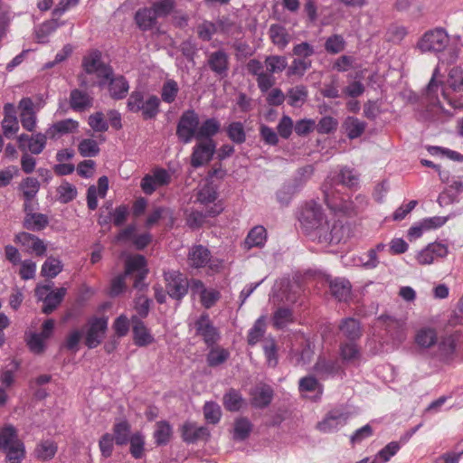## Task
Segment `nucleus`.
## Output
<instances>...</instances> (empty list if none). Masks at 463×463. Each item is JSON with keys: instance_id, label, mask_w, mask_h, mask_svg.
<instances>
[{"instance_id": "obj_1", "label": "nucleus", "mask_w": 463, "mask_h": 463, "mask_svg": "<svg viewBox=\"0 0 463 463\" xmlns=\"http://www.w3.org/2000/svg\"><path fill=\"white\" fill-rule=\"evenodd\" d=\"M417 48L422 53H432L438 57V65L427 87L428 91L432 92L438 87L436 79L440 75V65L456 62L461 53L462 44L458 37L451 39L445 29L437 27L423 33L417 43Z\"/></svg>"}, {"instance_id": "obj_2", "label": "nucleus", "mask_w": 463, "mask_h": 463, "mask_svg": "<svg viewBox=\"0 0 463 463\" xmlns=\"http://www.w3.org/2000/svg\"><path fill=\"white\" fill-rule=\"evenodd\" d=\"M298 221L303 232L321 244L339 243L344 229L339 223L329 224L322 206L316 201L306 202L299 209Z\"/></svg>"}, {"instance_id": "obj_3", "label": "nucleus", "mask_w": 463, "mask_h": 463, "mask_svg": "<svg viewBox=\"0 0 463 463\" xmlns=\"http://www.w3.org/2000/svg\"><path fill=\"white\" fill-rule=\"evenodd\" d=\"M81 66L84 72L78 75V81L80 87L86 89L96 84L103 88L113 75L112 68L102 61L101 52L98 50L85 55Z\"/></svg>"}, {"instance_id": "obj_4", "label": "nucleus", "mask_w": 463, "mask_h": 463, "mask_svg": "<svg viewBox=\"0 0 463 463\" xmlns=\"http://www.w3.org/2000/svg\"><path fill=\"white\" fill-rule=\"evenodd\" d=\"M374 326L379 330L375 336L383 346L386 345L387 350L398 348L406 340L404 325L391 316H379Z\"/></svg>"}, {"instance_id": "obj_5", "label": "nucleus", "mask_w": 463, "mask_h": 463, "mask_svg": "<svg viewBox=\"0 0 463 463\" xmlns=\"http://www.w3.org/2000/svg\"><path fill=\"white\" fill-rule=\"evenodd\" d=\"M126 264L124 273L116 276L111 280L109 288V295L111 297H117L124 292L126 288L125 279L127 278L133 279V287L139 291L145 290L147 288V284L145 282L149 271L147 262H126Z\"/></svg>"}, {"instance_id": "obj_6", "label": "nucleus", "mask_w": 463, "mask_h": 463, "mask_svg": "<svg viewBox=\"0 0 463 463\" xmlns=\"http://www.w3.org/2000/svg\"><path fill=\"white\" fill-rule=\"evenodd\" d=\"M462 344L463 332L461 330L457 329L450 334H446L438 343L436 359L443 364L451 363L457 356L458 349Z\"/></svg>"}, {"instance_id": "obj_7", "label": "nucleus", "mask_w": 463, "mask_h": 463, "mask_svg": "<svg viewBox=\"0 0 463 463\" xmlns=\"http://www.w3.org/2000/svg\"><path fill=\"white\" fill-rule=\"evenodd\" d=\"M199 124V115L194 109L184 110L176 126V136L179 141L188 144L194 138L197 139Z\"/></svg>"}, {"instance_id": "obj_8", "label": "nucleus", "mask_w": 463, "mask_h": 463, "mask_svg": "<svg viewBox=\"0 0 463 463\" xmlns=\"http://www.w3.org/2000/svg\"><path fill=\"white\" fill-rule=\"evenodd\" d=\"M164 279L167 295L176 301H181L188 293L190 286L186 276L179 270H166L164 271Z\"/></svg>"}, {"instance_id": "obj_9", "label": "nucleus", "mask_w": 463, "mask_h": 463, "mask_svg": "<svg viewBox=\"0 0 463 463\" xmlns=\"http://www.w3.org/2000/svg\"><path fill=\"white\" fill-rule=\"evenodd\" d=\"M350 413L343 407H335L328 411L317 423V430L322 433H333L346 425Z\"/></svg>"}, {"instance_id": "obj_10", "label": "nucleus", "mask_w": 463, "mask_h": 463, "mask_svg": "<svg viewBox=\"0 0 463 463\" xmlns=\"http://www.w3.org/2000/svg\"><path fill=\"white\" fill-rule=\"evenodd\" d=\"M315 374L323 381L342 377L345 369L336 358L319 355L313 365Z\"/></svg>"}, {"instance_id": "obj_11", "label": "nucleus", "mask_w": 463, "mask_h": 463, "mask_svg": "<svg viewBox=\"0 0 463 463\" xmlns=\"http://www.w3.org/2000/svg\"><path fill=\"white\" fill-rule=\"evenodd\" d=\"M109 319L106 317H93L88 320L85 345L89 349L98 347L103 341L108 330Z\"/></svg>"}, {"instance_id": "obj_12", "label": "nucleus", "mask_w": 463, "mask_h": 463, "mask_svg": "<svg viewBox=\"0 0 463 463\" xmlns=\"http://www.w3.org/2000/svg\"><path fill=\"white\" fill-rule=\"evenodd\" d=\"M218 192L213 184H206L202 186L196 195V202L208 210L209 216H217L223 211V205L218 201Z\"/></svg>"}, {"instance_id": "obj_13", "label": "nucleus", "mask_w": 463, "mask_h": 463, "mask_svg": "<svg viewBox=\"0 0 463 463\" xmlns=\"http://www.w3.org/2000/svg\"><path fill=\"white\" fill-rule=\"evenodd\" d=\"M196 334L200 335L208 347L215 345L221 339L219 329L213 326L209 314L203 313L195 321Z\"/></svg>"}, {"instance_id": "obj_14", "label": "nucleus", "mask_w": 463, "mask_h": 463, "mask_svg": "<svg viewBox=\"0 0 463 463\" xmlns=\"http://www.w3.org/2000/svg\"><path fill=\"white\" fill-rule=\"evenodd\" d=\"M193 147L191 155V165L199 168L207 165L213 157L216 151V143L213 140H198Z\"/></svg>"}, {"instance_id": "obj_15", "label": "nucleus", "mask_w": 463, "mask_h": 463, "mask_svg": "<svg viewBox=\"0 0 463 463\" xmlns=\"http://www.w3.org/2000/svg\"><path fill=\"white\" fill-rule=\"evenodd\" d=\"M171 181V175L164 168H155L151 174L146 175L140 183L142 191L152 194L158 187L167 185Z\"/></svg>"}, {"instance_id": "obj_16", "label": "nucleus", "mask_w": 463, "mask_h": 463, "mask_svg": "<svg viewBox=\"0 0 463 463\" xmlns=\"http://www.w3.org/2000/svg\"><path fill=\"white\" fill-rule=\"evenodd\" d=\"M47 138H49L47 132L45 134L36 133L31 136L21 134L17 137L18 146L23 152L30 151L33 155H39L45 148Z\"/></svg>"}, {"instance_id": "obj_17", "label": "nucleus", "mask_w": 463, "mask_h": 463, "mask_svg": "<svg viewBox=\"0 0 463 463\" xmlns=\"http://www.w3.org/2000/svg\"><path fill=\"white\" fill-rule=\"evenodd\" d=\"M250 402L255 409H265L272 402L274 397L273 388L267 384L260 383L250 390Z\"/></svg>"}, {"instance_id": "obj_18", "label": "nucleus", "mask_w": 463, "mask_h": 463, "mask_svg": "<svg viewBox=\"0 0 463 463\" xmlns=\"http://www.w3.org/2000/svg\"><path fill=\"white\" fill-rule=\"evenodd\" d=\"M207 65L210 70L221 78L228 75L229 55L224 50H217L207 53Z\"/></svg>"}, {"instance_id": "obj_19", "label": "nucleus", "mask_w": 463, "mask_h": 463, "mask_svg": "<svg viewBox=\"0 0 463 463\" xmlns=\"http://www.w3.org/2000/svg\"><path fill=\"white\" fill-rule=\"evenodd\" d=\"M448 86L451 92L454 94L453 97H448L449 94L446 91L443 92V96L449 101L450 99L453 100H461L463 97V67L456 66L452 68L448 76Z\"/></svg>"}, {"instance_id": "obj_20", "label": "nucleus", "mask_w": 463, "mask_h": 463, "mask_svg": "<svg viewBox=\"0 0 463 463\" xmlns=\"http://www.w3.org/2000/svg\"><path fill=\"white\" fill-rule=\"evenodd\" d=\"M331 295L339 302H346L351 296L352 286L345 278L326 279Z\"/></svg>"}, {"instance_id": "obj_21", "label": "nucleus", "mask_w": 463, "mask_h": 463, "mask_svg": "<svg viewBox=\"0 0 463 463\" xmlns=\"http://www.w3.org/2000/svg\"><path fill=\"white\" fill-rule=\"evenodd\" d=\"M181 436L185 443L194 444L210 437V431L205 426L198 427L194 422L186 421L181 427Z\"/></svg>"}, {"instance_id": "obj_22", "label": "nucleus", "mask_w": 463, "mask_h": 463, "mask_svg": "<svg viewBox=\"0 0 463 463\" xmlns=\"http://www.w3.org/2000/svg\"><path fill=\"white\" fill-rule=\"evenodd\" d=\"M34 104L30 98H23L18 105L21 124L27 131H33L36 127V113L33 109Z\"/></svg>"}, {"instance_id": "obj_23", "label": "nucleus", "mask_w": 463, "mask_h": 463, "mask_svg": "<svg viewBox=\"0 0 463 463\" xmlns=\"http://www.w3.org/2000/svg\"><path fill=\"white\" fill-rule=\"evenodd\" d=\"M133 339L136 345L139 347L146 346L155 341L153 335L146 326L145 323L137 316H132Z\"/></svg>"}, {"instance_id": "obj_24", "label": "nucleus", "mask_w": 463, "mask_h": 463, "mask_svg": "<svg viewBox=\"0 0 463 463\" xmlns=\"http://www.w3.org/2000/svg\"><path fill=\"white\" fill-rule=\"evenodd\" d=\"M268 238V232L264 226L256 225L251 228L244 241L242 247L244 250H250L251 248H261L265 245Z\"/></svg>"}, {"instance_id": "obj_25", "label": "nucleus", "mask_w": 463, "mask_h": 463, "mask_svg": "<svg viewBox=\"0 0 463 463\" xmlns=\"http://www.w3.org/2000/svg\"><path fill=\"white\" fill-rule=\"evenodd\" d=\"M325 201L327 206L334 212H340L348 214L352 210V203L334 191H324Z\"/></svg>"}, {"instance_id": "obj_26", "label": "nucleus", "mask_w": 463, "mask_h": 463, "mask_svg": "<svg viewBox=\"0 0 463 463\" xmlns=\"http://www.w3.org/2000/svg\"><path fill=\"white\" fill-rule=\"evenodd\" d=\"M15 239L17 242H20L28 250H31L33 252H34L37 257H43L46 251V246L44 242L31 233L21 232L16 235Z\"/></svg>"}, {"instance_id": "obj_27", "label": "nucleus", "mask_w": 463, "mask_h": 463, "mask_svg": "<svg viewBox=\"0 0 463 463\" xmlns=\"http://www.w3.org/2000/svg\"><path fill=\"white\" fill-rule=\"evenodd\" d=\"M134 20L142 31H149L157 24V17L151 7L139 8L135 14Z\"/></svg>"}, {"instance_id": "obj_28", "label": "nucleus", "mask_w": 463, "mask_h": 463, "mask_svg": "<svg viewBox=\"0 0 463 463\" xmlns=\"http://www.w3.org/2000/svg\"><path fill=\"white\" fill-rule=\"evenodd\" d=\"M339 330L348 341H357L362 336V326L354 317H345L339 324Z\"/></svg>"}, {"instance_id": "obj_29", "label": "nucleus", "mask_w": 463, "mask_h": 463, "mask_svg": "<svg viewBox=\"0 0 463 463\" xmlns=\"http://www.w3.org/2000/svg\"><path fill=\"white\" fill-rule=\"evenodd\" d=\"M339 355L345 364H354L362 358V352L356 341L343 342L339 345Z\"/></svg>"}, {"instance_id": "obj_30", "label": "nucleus", "mask_w": 463, "mask_h": 463, "mask_svg": "<svg viewBox=\"0 0 463 463\" xmlns=\"http://www.w3.org/2000/svg\"><path fill=\"white\" fill-rule=\"evenodd\" d=\"M79 123L73 119L67 118L52 124L47 129V135L51 139H56L61 136L72 133L77 130Z\"/></svg>"}, {"instance_id": "obj_31", "label": "nucleus", "mask_w": 463, "mask_h": 463, "mask_svg": "<svg viewBox=\"0 0 463 463\" xmlns=\"http://www.w3.org/2000/svg\"><path fill=\"white\" fill-rule=\"evenodd\" d=\"M107 84H109L110 97L114 99H124L129 90L128 82L123 76L113 77L112 75Z\"/></svg>"}, {"instance_id": "obj_32", "label": "nucleus", "mask_w": 463, "mask_h": 463, "mask_svg": "<svg viewBox=\"0 0 463 463\" xmlns=\"http://www.w3.org/2000/svg\"><path fill=\"white\" fill-rule=\"evenodd\" d=\"M221 130V123L215 118H210L199 124L197 140H213L214 137Z\"/></svg>"}, {"instance_id": "obj_33", "label": "nucleus", "mask_w": 463, "mask_h": 463, "mask_svg": "<svg viewBox=\"0 0 463 463\" xmlns=\"http://www.w3.org/2000/svg\"><path fill=\"white\" fill-rule=\"evenodd\" d=\"M253 429L251 421L246 417H238L234 420L232 439L235 441L246 440Z\"/></svg>"}, {"instance_id": "obj_34", "label": "nucleus", "mask_w": 463, "mask_h": 463, "mask_svg": "<svg viewBox=\"0 0 463 463\" xmlns=\"http://www.w3.org/2000/svg\"><path fill=\"white\" fill-rule=\"evenodd\" d=\"M173 435V427L166 420H159L156 423L153 437L156 446H165L169 443Z\"/></svg>"}, {"instance_id": "obj_35", "label": "nucleus", "mask_w": 463, "mask_h": 463, "mask_svg": "<svg viewBox=\"0 0 463 463\" xmlns=\"http://www.w3.org/2000/svg\"><path fill=\"white\" fill-rule=\"evenodd\" d=\"M71 108L77 111H82L92 106V98L82 90L74 89L70 94Z\"/></svg>"}, {"instance_id": "obj_36", "label": "nucleus", "mask_w": 463, "mask_h": 463, "mask_svg": "<svg viewBox=\"0 0 463 463\" xmlns=\"http://www.w3.org/2000/svg\"><path fill=\"white\" fill-rule=\"evenodd\" d=\"M65 293L66 289L63 288L49 292L43 300V312L46 315L53 312L62 301Z\"/></svg>"}, {"instance_id": "obj_37", "label": "nucleus", "mask_w": 463, "mask_h": 463, "mask_svg": "<svg viewBox=\"0 0 463 463\" xmlns=\"http://www.w3.org/2000/svg\"><path fill=\"white\" fill-rule=\"evenodd\" d=\"M269 33L273 44L280 50L285 49L291 39L286 28L279 24L270 25Z\"/></svg>"}, {"instance_id": "obj_38", "label": "nucleus", "mask_w": 463, "mask_h": 463, "mask_svg": "<svg viewBox=\"0 0 463 463\" xmlns=\"http://www.w3.org/2000/svg\"><path fill=\"white\" fill-rule=\"evenodd\" d=\"M414 340L420 348L428 349L437 343V333L431 327H422L417 331Z\"/></svg>"}, {"instance_id": "obj_39", "label": "nucleus", "mask_w": 463, "mask_h": 463, "mask_svg": "<svg viewBox=\"0 0 463 463\" xmlns=\"http://www.w3.org/2000/svg\"><path fill=\"white\" fill-rule=\"evenodd\" d=\"M160 99L156 95H149L143 100L140 111L144 119H153L159 113Z\"/></svg>"}, {"instance_id": "obj_40", "label": "nucleus", "mask_w": 463, "mask_h": 463, "mask_svg": "<svg viewBox=\"0 0 463 463\" xmlns=\"http://www.w3.org/2000/svg\"><path fill=\"white\" fill-rule=\"evenodd\" d=\"M266 332V317L260 316L248 332L247 341L250 346L255 345L264 336Z\"/></svg>"}, {"instance_id": "obj_41", "label": "nucleus", "mask_w": 463, "mask_h": 463, "mask_svg": "<svg viewBox=\"0 0 463 463\" xmlns=\"http://www.w3.org/2000/svg\"><path fill=\"white\" fill-rule=\"evenodd\" d=\"M243 402L241 393L236 389L231 388L223 395V405L228 411H239Z\"/></svg>"}, {"instance_id": "obj_42", "label": "nucleus", "mask_w": 463, "mask_h": 463, "mask_svg": "<svg viewBox=\"0 0 463 463\" xmlns=\"http://www.w3.org/2000/svg\"><path fill=\"white\" fill-rule=\"evenodd\" d=\"M343 126L350 139H355L361 137L366 128L365 122L354 117H347Z\"/></svg>"}, {"instance_id": "obj_43", "label": "nucleus", "mask_w": 463, "mask_h": 463, "mask_svg": "<svg viewBox=\"0 0 463 463\" xmlns=\"http://www.w3.org/2000/svg\"><path fill=\"white\" fill-rule=\"evenodd\" d=\"M230 357V352L221 346H212L206 355V362L209 366L216 367L224 364Z\"/></svg>"}, {"instance_id": "obj_44", "label": "nucleus", "mask_w": 463, "mask_h": 463, "mask_svg": "<svg viewBox=\"0 0 463 463\" xmlns=\"http://www.w3.org/2000/svg\"><path fill=\"white\" fill-rule=\"evenodd\" d=\"M308 91L306 86L298 85L287 92L288 103L292 107H300L307 99Z\"/></svg>"}, {"instance_id": "obj_45", "label": "nucleus", "mask_w": 463, "mask_h": 463, "mask_svg": "<svg viewBox=\"0 0 463 463\" xmlns=\"http://www.w3.org/2000/svg\"><path fill=\"white\" fill-rule=\"evenodd\" d=\"M293 320V312L288 307H279L272 316V324L277 329H283L291 324Z\"/></svg>"}, {"instance_id": "obj_46", "label": "nucleus", "mask_w": 463, "mask_h": 463, "mask_svg": "<svg viewBox=\"0 0 463 463\" xmlns=\"http://www.w3.org/2000/svg\"><path fill=\"white\" fill-rule=\"evenodd\" d=\"M131 427L127 420H122L114 424L113 432L114 439L117 445H127L130 439Z\"/></svg>"}, {"instance_id": "obj_47", "label": "nucleus", "mask_w": 463, "mask_h": 463, "mask_svg": "<svg viewBox=\"0 0 463 463\" xmlns=\"http://www.w3.org/2000/svg\"><path fill=\"white\" fill-rule=\"evenodd\" d=\"M3 451L7 463H21L25 457V446L21 439Z\"/></svg>"}, {"instance_id": "obj_48", "label": "nucleus", "mask_w": 463, "mask_h": 463, "mask_svg": "<svg viewBox=\"0 0 463 463\" xmlns=\"http://www.w3.org/2000/svg\"><path fill=\"white\" fill-rule=\"evenodd\" d=\"M20 440L17 430L13 425H5L0 428V451L14 445Z\"/></svg>"}, {"instance_id": "obj_49", "label": "nucleus", "mask_w": 463, "mask_h": 463, "mask_svg": "<svg viewBox=\"0 0 463 463\" xmlns=\"http://www.w3.org/2000/svg\"><path fill=\"white\" fill-rule=\"evenodd\" d=\"M24 199L33 200L40 190V182L34 177H25L19 184Z\"/></svg>"}, {"instance_id": "obj_50", "label": "nucleus", "mask_w": 463, "mask_h": 463, "mask_svg": "<svg viewBox=\"0 0 463 463\" xmlns=\"http://www.w3.org/2000/svg\"><path fill=\"white\" fill-rule=\"evenodd\" d=\"M264 64L267 72L273 75L282 72L288 66V61L285 56L269 55L265 58Z\"/></svg>"}, {"instance_id": "obj_51", "label": "nucleus", "mask_w": 463, "mask_h": 463, "mask_svg": "<svg viewBox=\"0 0 463 463\" xmlns=\"http://www.w3.org/2000/svg\"><path fill=\"white\" fill-rule=\"evenodd\" d=\"M130 448L129 451L135 459H140L144 456L145 450V437L142 432L137 431L133 433L128 441Z\"/></svg>"}, {"instance_id": "obj_52", "label": "nucleus", "mask_w": 463, "mask_h": 463, "mask_svg": "<svg viewBox=\"0 0 463 463\" xmlns=\"http://www.w3.org/2000/svg\"><path fill=\"white\" fill-rule=\"evenodd\" d=\"M48 217L43 213H27L24 226L33 231H41L48 225Z\"/></svg>"}, {"instance_id": "obj_53", "label": "nucleus", "mask_w": 463, "mask_h": 463, "mask_svg": "<svg viewBox=\"0 0 463 463\" xmlns=\"http://www.w3.org/2000/svg\"><path fill=\"white\" fill-rule=\"evenodd\" d=\"M179 92V86L176 80L173 79L166 80L161 89V99L164 102L173 103Z\"/></svg>"}, {"instance_id": "obj_54", "label": "nucleus", "mask_w": 463, "mask_h": 463, "mask_svg": "<svg viewBox=\"0 0 463 463\" xmlns=\"http://www.w3.org/2000/svg\"><path fill=\"white\" fill-rule=\"evenodd\" d=\"M57 452V445L50 439L43 440L35 449L36 458L41 460L52 459Z\"/></svg>"}, {"instance_id": "obj_55", "label": "nucleus", "mask_w": 463, "mask_h": 463, "mask_svg": "<svg viewBox=\"0 0 463 463\" xmlns=\"http://www.w3.org/2000/svg\"><path fill=\"white\" fill-rule=\"evenodd\" d=\"M46 340V338L38 333H31L25 338L29 350L34 354H41L45 351Z\"/></svg>"}, {"instance_id": "obj_56", "label": "nucleus", "mask_w": 463, "mask_h": 463, "mask_svg": "<svg viewBox=\"0 0 463 463\" xmlns=\"http://www.w3.org/2000/svg\"><path fill=\"white\" fill-rule=\"evenodd\" d=\"M227 136L235 144H242L246 141L244 126L240 121H234L227 127Z\"/></svg>"}, {"instance_id": "obj_57", "label": "nucleus", "mask_w": 463, "mask_h": 463, "mask_svg": "<svg viewBox=\"0 0 463 463\" xmlns=\"http://www.w3.org/2000/svg\"><path fill=\"white\" fill-rule=\"evenodd\" d=\"M99 146L96 140L90 138L82 139L78 145V151L83 157H93L99 155Z\"/></svg>"}, {"instance_id": "obj_58", "label": "nucleus", "mask_w": 463, "mask_h": 463, "mask_svg": "<svg viewBox=\"0 0 463 463\" xmlns=\"http://www.w3.org/2000/svg\"><path fill=\"white\" fill-rule=\"evenodd\" d=\"M345 40L340 34H333L325 42V50L330 54H337L345 49Z\"/></svg>"}, {"instance_id": "obj_59", "label": "nucleus", "mask_w": 463, "mask_h": 463, "mask_svg": "<svg viewBox=\"0 0 463 463\" xmlns=\"http://www.w3.org/2000/svg\"><path fill=\"white\" fill-rule=\"evenodd\" d=\"M311 61L305 59H294L288 68V76L302 77L311 68Z\"/></svg>"}, {"instance_id": "obj_60", "label": "nucleus", "mask_w": 463, "mask_h": 463, "mask_svg": "<svg viewBox=\"0 0 463 463\" xmlns=\"http://www.w3.org/2000/svg\"><path fill=\"white\" fill-rule=\"evenodd\" d=\"M152 302V299L146 296L139 295L136 297L134 300V308L137 314L136 316L141 320L146 318L149 314Z\"/></svg>"}, {"instance_id": "obj_61", "label": "nucleus", "mask_w": 463, "mask_h": 463, "mask_svg": "<svg viewBox=\"0 0 463 463\" xmlns=\"http://www.w3.org/2000/svg\"><path fill=\"white\" fill-rule=\"evenodd\" d=\"M205 420L212 424H217L222 417L221 407L214 402H207L203 406Z\"/></svg>"}, {"instance_id": "obj_62", "label": "nucleus", "mask_w": 463, "mask_h": 463, "mask_svg": "<svg viewBox=\"0 0 463 463\" xmlns=\"http://www.w3.org/2000/svg\"><path fill=\"white\" fill-rule=\"evenodd\" d=\"M317 389L319 390V393L321 395L323 392V386L314 375L302 377L298 382V390L300 392H314Z\"/></svg>"}, {"instance_id": "obj_63", "label": "nucleus", "mask_w": 463, "mask_h": 463, "mask_svg": "<svg viewBox=\"0 0 463 463\" xmlns=\"http://www.w3.org/2000/svg\"><path fill=\"white\" fill-rule=\"evenodd\" d=\"M222 22H220L218 24H216L212 22L205 21L202 23L197 28L198 36L203 41H210L213 35L218 32L219 27L222 26Z\"/></svg>"}, {"instance_id": "obj_64", "label": "nucleus", "mask_w": 463, "mask_h": 463, "mask_svg": "<svg viewBox=\"0 0 463 463\" xmlns=\"http://www.w3.org/2000/svg\"><path fill=\"white\" fill-rule=\"evenodd\" d=\"M428 152L432 156H446L452 161L463 162V155L449 148L432 146L428 147Z\"/></svg>"}]
</instances>
